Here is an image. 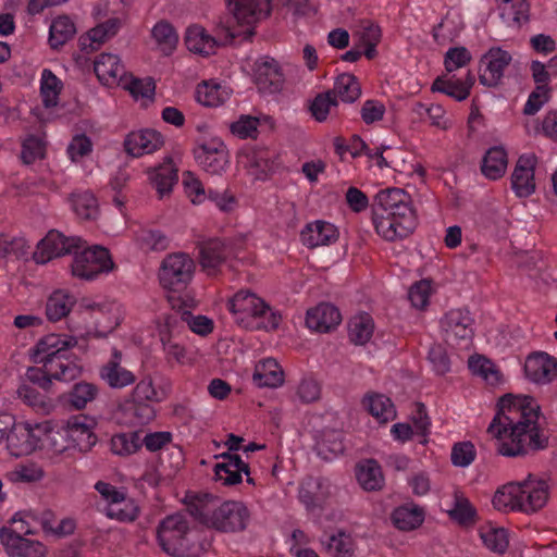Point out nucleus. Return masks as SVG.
I'll list each match as a JSON object with an SVG mask.
<instances>
[{
	"instance_id": "f257e3e1",
	"label": "nucleus",
	"mask_w": 557,
	"mask_h": 557,
	"mask_svg": "<svg viewBox=\"0 0 557 557\" xmlns=\"http://www.w3.org/2000/svg\"><path fill=\"white\" fill-rule=\"evenodd\" d=\"M540 405L529 395L503 396L487 429L496 440L497 451L506 457H516L544 448L548 436L540 425Z\"/></svg>"
},
{
	"instance_id": "f03ea898",
	"label": "nucleus",
	"mask_w": 557,
	"mask_h": 557,
	"mask_svg": "<svg viewBox=\"0 0 557 557\" xmlns=\"http://www.w3.org/2000/svg\"><path fill=\"white\" fill-rule=\"evenodd\" d=\"M188 511L200 523L221 532H238L249 521L246 505L238 500H220L209 494L191 497Z\"/></svg>"
},
{
	"instance_id": "7ed1b4c3",
	"label": "nucleus",
	"mask_w": 557,
	"mask_h": 557,
	"mask_svg": "<svg viewBox=\"0 0 557 557\" xmlns=\"http://www.w3.org/2000/svg\"><path fill=\"white\" fill-rule=\"evenodd\" d=\"M122 319L123 309L119 302L83 299L76 313L69 321V330L81 339L103 337L112 332Z\"/></svg>"
},
{
	"instance_id": "20e7f679",
	"label": "nucleus",
	"mask_w": 557,
	"mask_h": 557,
	"mask_svg": "<svg viewBox=\"0 0 557 557\" xmlns=\"http://www.w3.org/2000/svg\"><path fill=\"white\" fill-rule=\"evenodd\" d=\"M235 322L247 330H274L281 315L262 298L249 290H239L228 300Z\"/></svg>"
},
{
	"instance_id": "39448f33",
	"label": "nucleus",
	"mask_w": 557,
	"mask_h": 557,
	"mask_svg": "<svg viewBox=\"0 0 557 557\" xmlns=\"http://www.w3.org/2000/svg\"><path fill=\"white\" fill-rule=\"evenodd\" d=\"M165 397V389L157 387L152 379L146 376L135 385L120 409L126 417V423L131 425H144L156 417L153 404L161 403Z\"/></svg>"
},
{
	"instance_id": "423d86ee",
	"label": "nucleus",
	"mask_w": 557,
	"mask_h": 557,
	"mask_svg": "<svg viewBox=\"0 0 557 557\" xmlns=\"http://www.w3.org/2000/svg\"><path fill=\"white\" fill-rule=\"evenodd\" d=\"M29 512H16L12 518L14 528L0 530V542L10 557H45L46 546L38 540L28 537L30 533Z\"/></svg>"
},
{
	"instance_id": "0eeeda50",
	"label": "nucleus",
	"mask_w": 557,
	"mask_h": 557,
	"mask_svg": "<svg viewBox=\"0 0 557 557\" xmlns=\"http://www.w3.org/2000/svg\"><path fill=\"white\" fill-rule=\"evenodd\" d=\"M158 541L162 549L174 557H194L199 552L191 543V531L182 513L171 515L160 522Z\"/></svg>"
},
{
	"instance_id": "6e6552de",
	"label": "nucleus",
	"mask_w": 557,
	"mask_h": 557,
	"mask_svg": "<svg viewBox=\"0 0 557 557\" xmlns=\"http://www.w3.org/2000/svg\"><path fill=\"white\" fill-rule=\"evenodd\" d=\"M214 34L210 35L201 25H190L185 33V45L190 52L208 57L215 53L220 45L230 44L236 38L230 21L224 18H219L215 23Z\"/></svg>"
},
{
	"instance_id": "1a4fd4ad",
	"label": "nucleus",
	"mask_w": 557,
	"mask_h": 557,
	"mask_svg": "<svg viewBox=\"0 0 557 557\" xmlns=\"http://www.w3.org/2000/svg\"><path fill=\"white\" fill-rule=\"evenodd\" d=\"M74 249L71 263V273L74 277L84 281L96 280L103 273L112 271L114 263L109 251L102 246L84 247Z\"/></svg>"
},
{
	"instance_id": "9d476101",
	"label": "nucleus",
	"mask_w": 557,
	"mask_h": 557,
	"mask_svg": "<svg viewBox=\"0 0 557 557\" xmlns=\"http://www.w3.org/2000/svg\"><path fill=\"white\" fill-rule=\"evenodd\" d=\"M233 17L230 21L236 38L249 39L255 34V26L270 13V0H234L227 5Z\"/></svg>"
},
{
	"instance_id": "9b49d317",
	"label": "nucleus",
	"mask_w": 557,
	"mask_h": 557,
	"mask_svg": "<svg viewBox=\"0 0 557 557\" xmlns=\"http://www.w3.org/2000/svg\"><path fill=\"white\" fill-rule=\"evenodd\" d=\"M195 270V261L187 253L173 252L161 261L158 278L164 289L178 292L193 281Z\"/></svg>"
},
{
	"instance_id": "f8f14e48",
	"label": "nucleus",
	"mask_w": 557,
	"mask_h": 557,
	"mask_svg": "<svg viewBox=\"0 0 557 557\" xmlns=\"http://www.w3.org/2000/svg\"><path fill=\"white\" fill-rule=\"evenodd\" d=\"M95 488L106 502L103 510L108 518L121 522H131L137 518L139 509L135 500L127 497L124 491L103 481L97 482Z\"/></svg>"
},
{
	"instance_id": "ddd939ff",
	"label": "nucleus",
	"mask_w": 557,
	"mask_h": 557,
	"mask_svg": "<svg viewBox=\"0 0 557 557\" xmlns=\"http://www.w3.org/2000/svg\"><path fill=\"white\" fill-rule=\"evenodd\" d=\"M162 350L168 362L180 366H193L196 361V351L184 346L180 341V322L176 317L165 319L164 325L159 329Z\"/></svg>"
},
{
	"instance_id": "4468645a",
	"label": "nucleus",
	"mask_w": 557,
	"mask_h": 557,
	"mask_svg": "<svg viewBox=\"0 0 557 557\" xmlns=\"http://www.w3.org/2000/svg\"><path fill=\"white\" fill-rule=\"evenodd\" d=\"M76 334H48L44 336L32 349V359L35 363L53 366L55 361L63 359L69 349L78 344Z\"/></svg>"
},
{
	"instance_id": "2eb2a0df",
	"label": "nucleus",
	"mask_w": 557,
	"mask_h": 557,
	"mask_svg": "<svg viewBox=\"0 0 557 557\" xmlns=\"http://www.w3.org/2000/svg\"><path fill=\"white\" fill-rule=\"evenodd\" d=\"M441 330L448 345L467 348L473 337V319L468 310L454 309L442 318Z\"/></svg>"
},
{
	"instance_id": "dca6fc26",
	"label": "nucleus",
	"mask_w": 557,
	"mask_h": 557,
	"mask_svg": "<svg viewBox=\"0 0 557 557\" xmlns=\"http://www.w3.org/2000/svg\"><path fill=\"white\" fill-rule=\"evenodd\" d=\"M197 164L207 173L221 175L230 164L225 144L218 137L203 140L194 149Z\"/></svg>"
},
{
	"instance_id": "f3484780",
	"label": "nucleus",
	"mask_w": 557,
	"mask_h": 557,
	"mask_svg": "<svg viewBox=\"0 0 557 557\" xmlns=\"http://www.w3.org/2000/svg\"><path fill=\"white\" fill-rule=\"evenodd\" d=\"M83 240L79 237H66L58 231H50L37 244L33 253V259L37 264H46L54 258H59L66 253L71 255L74 249L82 248Z\"/></svg>"
},
{
	"instance_id": "a211bd4d",
	"label": "nucleus",
	"mask_w": 557,
	"mask_h": 557,
	"mask_svg": "<svg viewBox=\"0 0 557 557\" xmlns=\"http://www.w3.org/2000/svg\"><path fill=\"white\" fill-rule=\"evenodd\" d=\"M47 431V422H18L7 441V449L11 456L22 457L32 454L41 443V433Z\"/></svg>"
},
{
	"instance_id": "6ab92c4d",
	"label": "nucleus",
	"mask_w": 557,
	"mask_h": 557,
	"mask_svg": "<svg viewBox=\"0 0 557 557\" xmlns=\"http://www.w3.org/2000/svg\"><path fill=\"white\" fill-rule=\"evenodd\" d=\"M97 422L95 418L86 414L70 417L62 425L72 449L89 450L97 442L95 434Z\"/></svg>"
},
{
	"instance_id": "aec40b11",
	"label": "nucleus",
	"mask_w": 557,
	"mask_h": 557,
	"mask_svg": "<svg viewBox=\"0 0 557 557\" xmlns=\"http://www.w3.org/2000/svg\"><path fill=\"white\" fill-rule=\"evenodd\" d=\"M373 215H416L411 197L400 188L380 190L374 199Z\"/></svg>"
},
{
	"instance_id": "412c9836",
	"label": "nucleus",
	"mask_w": 557,
	"mask_h": 557,
	"mask_svg": "<svg viewBox=\"0 0 557 557\" xmlns=\"http://www.w3.org/2000/svg\"><path fill=\"white\" fill-rule=\"evenodd\" d=\"M253 79L261 92L276 94L282 90L284 75L276 60L260 57L253 64Z\"/></svg>"
},
{
	"instance_id": "4be33fe9",
	"label": "nucleus",
	"mask_w": 557,
	"mask_h": 557,
	"mask_svg": "<svg viewBox=\"0 0 557 557\" xmlns=\"http://www.w3.org/2000/svg\"><path fill=\"white\" fill-rule=\"evenodd\" d=\"M519 486L521 487L522 512H536L547 504L549 486L545 480L529 474L525 479L519 481Z\"/></svg>"
},
{
	"instance_id": "5701e85b",
	"label": "nucleus",
	"mask_w": 557,
	"mask_h": 557,
	"mask_svg": "<svg viewBox=\"0 0 557 557\" xmlns=\"http://www.w3.org/2000/svg\"><path fill=\"white\" fill-rule=\"evenodd\" d=\"M376 233L388 242L409 236L416 227V215H373Z\"/></svg>"
},
{
	"instance_id": "b1692460",
	"label": "nucleus",
	"mask_w": 557,
	"mask_h": 557,
	"mask_svg": "<svg viewBox=\"0 0 557 557\" xmlns=\"http://www.w3.org/2000/svg\"><path fill=\"white\" fill-rule=\"evenodd\" d=\"M219 461L215 463L214 479L222 485L232 486L242 482L243 473L247 475V482L252 483L249 478V468L237 455L223 453L215 456Z\"/></svg>"
},
{
	"instance_id": "393cba45",
	"label": "nucleus",
	"mask_w": 557,
	"mask_h": 557,
	"mask_svg": "<svg viewBox=\"0 0 557 557\" xmlns=\"http://www.w3.org/2000/svg\"><path fill=\"white\" fill-rule=\"evenodd\" d=\"M509 52L500 48L490 49L482 59L480 83L484 86H496L504 76L505 69L511 62Z\"/></svg>"
},
{
	"instance_id": "a878e982",
	"label": "nucleus",
	"mask_w": 557,
	"mask_h": 557,
	"mask_svg": "<svg viewBox=\"0 0 557 557\" xmlns=\"http://www.w3.org/2000/svg\"><path fill=\"white\" fill-rule=\"evenodd\" d=\"M274 153L267 148L248 147L237 158L238 164L257 180L264 178L274 166Z\"/></svg>"
},
{
	"instance_id": "bb28decb",
	"label": "nucleus",
	"mask_w": 557,
	"mask_h": 557,
	"mask_svg": "<svg viewBox=\"0 0 557 557\" xmlns=\"http://www.w3.org/2000/svg\"><path fill=\"white\" fill-rule=\"evenodd\" d=\"M333 494V486L323 478H307L299 487L298 497L307 510L322 508Z\"/></svg>"
},
{
	"instance_id": "cd10ccee",
	"label": "nucleus",
	"mask_w": 557,
	"mask_h": 557,
	"mask_svg": "<svg viewBox=\"0 0 557 557\" xmlns=\"http://www.w3.org/2000/svg\"><path fill=\"white\" fill-rule=\"evenodd\" d=\"M163 145L164 138L162 134L151 128L131 132L124 140L125 151L136 158L153 153Z\"/></svg>"
},
{
	"instance_id": "c85d7f7f",
	"label": "nucleus",
	"mask_w": 557,
	"mask_h": 557,
	"mask_svg": "<svg viewBox=\"0 0 557 557\" xmlns=\"http://www.w3.org/2000/svg\"><path fill=\"white\" fill-rule=\"evenodd\" d=\"M99 376L109 387L114 389L125 388L136 381L135 373L122 366V354L116 349L100 368Z\"/></svg>"
},
{
	"instance_id": "c756f323",
	"label": "nucleus",
	"mask_w": 557,
	"mask_h": 557,
	"mask_svg": "<svg viewBox=\"0 0 557 557\" xmlns=\"http://www.w3.org/2000/svg\"><path fill=\"white\" fill-rule=\"evenodd\" d=\"M524 373L536 384L550 383L557 376V361L546 352H534L525 359Z\"/></svg>"
},
{
	"instance_id": "7c9ffc66",
	"label": "nucleus",
	"mask_w": 557,
	"mask_h": 557,
	"mask_svg": "<svg viewBox=\"0 0 557 557\" xmlns=\"http://www.w3.org/2000/svg\"><path fill=\"white\" fill-rule=\"evenodd\" d=\"M535 164L534 154H524L518 159L511 175V186L518 197H528L535 191Z\"/></svg>"
},
{
	"instance_id": "2f4dec72",
	"label": "nucleus",
	"mask_w": 557,
	"mask_h": 557,
	"mask_svg": "<svg viewBox=\"0 0 557 557\" xmlns=\"http://www.w3.org/2000/svg\"><path fill=\"white\" fill-rule=\"evenodd\" d=\"M95 73L101 84L120 86L128 75L119 55L101 53L94 62Z\"/></svg>"
},
{
	"instance_id": "473e14b6",
	"label": "nucleus",
	"mask_w": 557,
	"mask_h": 557,
	"mask_svg": "<svg viewBox=\"0 0 557 557\" xmlns=\"http://www.w3.org/2000/svg\"><path fill=\"white\" fill-rule=\"evenodd\" d=\"M148 180L156 188L160 198L170 195L174 185L178 182V168L171 157H165L163 162L147 171Z\"/></svg>"
},
{
	"instance_id": "72a5a7b5",
	"label": "nucleus",
	"mask_w": 557,
	"mask_h": 557,
	"mask_svg": "<svg viewBox=\"0 0 557 557\" xmlns=\"http://www.w3.org/2000/svg\"><path fill=\"white\" fill-rule=\"evenodd\" d=\"M337 227L326 221L317 220L308 223L300 232V239L308 248L329 246L338 238Z\"/></svg>"
},
{
	"instance_id": "f704fd0d",
	"label": "nucleus",
	"mask_w": 557,
	"mask_h": 557,
	"mask_svg": "<svg viewBox=\"0 0 557 557\" xmlns=\"http://www.w3.org/2000/svg\"><path fill=\"white\" fill-rule=\"evenodd\" d=\"M231 255V248L220 239H210L200 247L199 262L202 270L210 276L216 275L221 265Z\"/></svg>"
},
{
	"instance_id": "c9c22d12",
	"label": "nucleus",
	"mask_w": 557,
	"mask_h": 557,
	"mask_svg": "<svg viewBox=\"0 0 557 557\" xmlns=\"http://www.w3.org/2000/svg\"><path fill=\"white\" fill-rule=\"evenodd\" d=\"M324 553L332 557H355L357 553L356 539L343 529L320 539Z\"/></svg>"
},
{
	"instance_id": "e433bc0d",
	"label": "nucleus",
	"mask_w": 557,
	"mask_h": 557,
	"mask_svg": "<svg viewBox=\"0 0 557 557\" xmlns=\"http://www.w3.org/2000/svg\"><path fill=\"white\" fill-rule=\"evenodd\" d=\"M232 95V88L216 79L205 81L197 86L196 99L203 106L215 108L226 102Z\"/></svg>"
},
{
	"instance_id": "4c0bfd02",
	"label": "nucleus",
	"mask_w": 557,
	"mask_h": 557,
	"mask_svg": "<svg viewBox=\"0 0 557 557\" xmlns=\"http://www.w3.org/2000/svg\"><path fill=\"white\" fill-rule=\"evenodd\" d=\"M341 320L342 317L336 307L331 304H320L308 310L306 324L317 332H327L337 326Z\"/></svg>"
},
{
	"instance_id": "58836bf2",
	"label": "nucleus",
	"mask_w": 557,
	"mask_h": 557,
	"mask_svg": "<svg viewBox=\"0 0 557 557\" xmlns=\"http://www.w3.org/2000/svg\"><path fill=\"white\" fill-rule=\"evenodd\" d=\"M450 497L451 500L446 510L448 517L460 525L468 527L473 524L476 521L478 513L466 494L456 487Z\"/></svg>"
},
{
	"instance_id": "ea45409f",
	"label": "nucleus",
	"mask_w": 557,
	"mask_h": 557,
	"mask_svg": "<svg viewBox=\"0 0 557 557\" xmlns=\"http://www.w3.org/2000/svg\"><path fill=\"white\" fill-rule=\"evenodd\" d=\"M492 505L494 509L502 512H522L519 481L509 482L498 487L493 495Z\"/></svg>"
},
{
	"instance_id": "a19ab883",
	"label": "nucleus",
	"mask_w": 557,
	"mask_h": 557,
	"mask_svg": "<svg viewBox=\"0 0 557 557\" xmlns=\"http://www.w3.org/2000/svg\"><path fill=\"white\" fill-rule=\"evenodd\" d=\"M314 441L315 450L322 459L331 460L344 451L343 435L338 430L318 431Z\"/></svg>"
},
{
	"instance_id": "79ce46f5",
	"label": "nucleus",
	"mask_w": 557,
	"mask_h": 557,
	"mask_svg": "<svg viewBox=\"0 0 557 557\" xmlns=\"http://www.w3.org/2000/svg\"><path fill=\"white\" fill-rule=\"evenodd\" d=\"M252 380L258 387L275 388L283 384L284 372L275 359L267 358L256 364Z\"/></svg>"
},
{
	"instance_id": "37998d69",
	"label": "nucleus",
	"mask_w": 557,
	"mask_h": 557,
	"mask_svg": "<svg viewBox=\"0 0 557 557\" xmlns=\"http://www.w3.org/2000/svg\"><path fill=\"white\" fill-rule=\"evenodd\" d=\"M356 479L359 485L368 492L379 491L384 485L382 469L374 459H364L357 463Z\"/></svg>"
},
{
	"instance_id": "c03bdc74",
	"label": "nucleus",
	"mask_w": 557,
	"mask_h": 557,
	"mask_svg": "<svg viewBox=\"0 0 557 557\" xmlns=\"http://www.w3.org/2000/svg\"><path fill=\"white\" fill-rule=\"evenodd\" d=\"M473 84L474 77L469 73L465 79L440 77L433 83L432 89L443 92L457 101H463L469 97Z\"/></svg>"
},
{
	"instance_id": "a18cd8bd",
	"label": "nucleus",
	"mask_w": 557,
	"mask_h": 557,
	"mask_svg": "<svg viewBox=\"0 0 557 557\" xmlns=\"http://www.w3.org/2000/svg\"><path fill=\"white\" fill-rule=\"evenodd\" d=\"M76 299L74 295L64 289L51 293L46 302V315L51 322H58L65 318L73 309Z\"/></svg>"
},
{
	"instance_id": "49530a36",
	"label": "nucleus",
	"mask_w": 557,
	"mask_h": 557,
	"mask_svg": "<svg viewBox=\"0 0 557 557\" xmlns=\"http://www.w3.org/2000/svg\"><path fill=\"white\" fill-rule=\"evenodd\" d=\"M507 164V151L504 147L495 146L485 152L481 170L488 180H498L506 173Z\"/></svg>"
},
{
	"instance_id": "de8ad7c7",
	"label": "nucleus",
	"mask_w": 557,
	"mask_h": 557,
	"mask_svg": "<svg viewBox=\"0 0 557 557\" xmlns=\"http://www.w3.org/2000/svg\"><path fill=\"white\" fill-rule=\"evenodd\" d=\"M499 15L509 27H519L529 18V4L525 0H498Z\"/></svg>"
},
{
	"instance_id": "09e8293b",
	"label": "nucleus",
	"mask_w": 557,
	"mask_h": 557,
	"mask_svg": "<svg viewBox=\"0 0 557 557\" xmlns=\"http://www.w3.org/2000/svg\"><path fill=\"white\" fill-rule=\"evenodd\" d=\"M392 520L397 529L410 531L422 524L424 512L416 505H404L393 511Z\"/></svg>"
},
{
	"instance_id": "8fccbe9b",
	"label": "nucleus",
	"mask_w": 557,
	"mask_h": 557,
	"mask_svg": "<svg viewBox=\"0 0 557 557\" xmlns=\"http://www.w3.org/2000/svg\"><path fill=\"white\" fill-rule=\"evenodd\" d=\"M479 535L483 545L492 552L503 554L508 547V533L502 527L485 523L480 527Z\"/></svg>"
},
{
	"instance_id": "3c124183",
	"label": "nucleus",
	"mask_w": 557,
	"mask_h": 557,
	"mask_svg": "<svg viewBox=\"0 0 557 557\" xmlns=\"http://www.w3.org/2000/svg\"><path fill=\"white\" fill-rule=\"evenodd\" d=\"M363 405L380 423H385L396 418V410L394 404L385 395H368L363 399Z\"/></svg>"
},
{
	"instance_id": "603ef678",
	"label": "nucleus",
	"mask_w": 557,
	"mask_h": 557,
	"mask_svg": "<svg viewBox=\"0 0 557 557\" xmlns=\"http://www.w3.org/2000/svg\"><path fill=\"white\" fill-rule=\"evenodd\" d=\"M47 143L42 135L29 134L21 143V160L24 164H33L45 158Z\"/></svg>"
},
{
	"instance_id": "864d4df0",
	"label": "nucleus",
	"mask_w": 557,
	"mask_h": 557,
	"mask_svg": "<svg viewBox=\"0 0 557 557\" xmlns=\"http://www.w3.org/2000/svg\"><path fill=\"white\" fill-rule=\"evenodd\" d=\"M75 33V24L69 16H58L51 22L49 28V44L57 49L69 41Z\"/></svg>"
},
{
	"instance_id": "5fc2aeb1",
	"label": "nucleus",
	"mask_w": 557,
	"mask_h": 557,
	"mask_svg": "<svg viewBox=\"0 0 557 557\" xmlns=\"http://www.w3.org/2000/svg\"><path fill=\"white\" fill-rule=\"evenodd\" d=\"M120 86L128 90L135 100L143 101V104H148L153 100L156 86L151 78H136L127 75Z\"/></svg>"
},
{
	"instance_id": "6e6d98bb",
	"label": "nucleus",
	"mask_w": 557,
	"mask_h": 557,
	"mask_svg": "<svg viewBox=\"0 0 557 557\" xmlns=\"http://www.w3.org/2000/svg\"><path fill=\"white\" fill-rule=\"evenodd\" d=\"M94 144L85 134L74 135L66 147V156L69 160L78 165H83L85 161L92 154Z\"/></svg>"
},
{
	"instance_id": "4d7b16f0",
	"label": "nucleus",
	"mask_w": 557,
	"mask_h": 557,
	"mask_svg": "<svg viewBox=\"0 0 557 557\" xmlns=\"http://www.w3.org/2000/svg\"><path fill=\"white\" fill-rule=\"evenodd\" d=\"M469 369L473 375L482 377L490 385H497L502 382V373L490 359L483 356H473L468 361Z\"/></svg>"
},
{
	"instance_id": "13d9d810",
	"label": "nucleus",
	"mask_w": 557,
	"mask_h": 557,
	"mask_svg": "<svg viewBox=\"0 0 557 557\" xmlns=\"http://www.w3.org/2000/svg\"><path fill=\"white\" fill-rule=\"evenodd\" d=\"M135 243L144 251H163L170 239L161 231L141 228L135 234Z\"/></svg>"
},
{
	"instance_id": "bf43d9fd",
	"label": "nucleus",
	"mask_w": 557,
	"mask_h": 557,
	"mask_svg": "<svg viewBox=\"0 0 557 557\" xmlns=\"http://www.w3.org/2000/svg\"><path fill=\"white\" fill-rule=\"evenodd\" d=\"M61 89L62 82L52 71L45 69L40 77V95L46 108H53L58 104Z\"/></svg>"
},
{
	"instance_id": "052dcab7",
	"label": "nucleus",
	"mask_w": 557,
	"mask_h": 557,
	"mask_svg": "<svg viewBox=\"0 0 557 557\" xmlns=\"http://www.w3.org/2000/svg\"><path fill=\"white\" fill-rule=\"evenodd\" d=\"M358 45L363 48V54L368 59L375 57V47L381 39V29L377 25L366 22L362 23L356 32Z\"/></svg>"
},
{
	"instance_id": "680f3d73",
	"label": "nucleus",
	"mask_w": 557,
	"mask_h": 557,
	"mask_svg": "<svg viewBox=\"0 0 557 557\" xmlns=\"http://www.w3.org/2000/svg\"><path fill=\"white\" fill-rule=\"evenodd\" d=\"M99 394L98 386L89 382L74 384L67 395L69 404L76 410L87 407Z\"/></svg>"
},
{
	"instance_id": "e2e57ef3",
	"label": "nucleus",
	"mask_w": 557,
	"mask_h": 557,
	"mask_svg": "<svg viewBox=\"0 0 557 557\" xmlns=\"http://www.w3.org/2000/svg\"><path fill=\"white\" fill-rule=\"evenodd\" d=\"M332 92L342 101L350 103L360 97L361 87L354 75L345 73L336 78Z\"/></svg>"
},
{
	"instance_id": "0e129e2a",
	"label": "nucleus",
	"mask_w": 557,
	"mask_h": 557,
	"mask_svg": "<svg viewBox=\"0 0 557 557\" xmlns=\"http://www.w3.org/2000/svg\"><path fill=\"white\" fill-rule=\"evenodd\" d=\"M152 37L163 53L170 54L178 42V35L174 27L168 22H159L152 28Z\"/></svg>"
},
{
	"instance_id": "69168bd1",
	"label": "nucleus",
	"mask_w": 557,
	"mask_h": 557,
	"mask_svg": "<svg viewBox=\"0 0 557 557\" xmlns=\"http://www.w3.org/2000/svg\"><path fill=\"white\" fill-rule=\"evenodd\" d=\"M373 329V320L369 314H358L349 322V337L355 344L363 345L371 338Z\"/></svg>"
},
{
	"instance_id": "338daca9",
	"label": "nucleus",
	"mask_w": 557,
	"mask_h": 557,
	"mask_svg": "<svg viewBox=\"0 0 557 557\" xmlns=\"http://www.w3.org/2000/svg\"><path fill=\"white\" fill-rule=\"evenodd\" d=\"M111 450L117 456H129L141 447V440L137 432L119 433L110 441Z\"/></svg>"
},
{
	"instance_id": "774afa93",
	"label": "nucleus",
	"mask_w": 557,
	"mask_h": 557,
	"mask_svg": "<svg viewBox=\"0 0 557 557\" xmlns=\"http://www.w3.org/2000/svg\"><path fill=\"white\" fill-rule=\"evenodd\" d=\"M72 207L77 216L84 220H94L99 212L97 199L89 191L74 194Z\"/></svg>"
}]
</instances>
